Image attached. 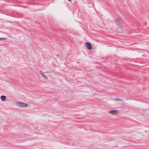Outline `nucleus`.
Returning <instances> with one entry per match:
<instances>
[{
  "mask_svg": "<svg viewBox=\"0 0 149 149\" xmlns=\"http://www.w3.org/2000/svg\"><path fill=\"white\" fill-rule=\"evenodd\" d=\"M86 47L88 50H90L92 49V45L91 44L88 42H86Z\"/></svg>",
  "mask_w": 149,
  "mask_h": 149,
  "instance_id": "f03ea898",
  "label": "nucleus"
},
{
  "mask_svg": "<svg viewBox=\"0 0 149 149\" xmlns=\"http://www.w3.org/2000/svg\"><path fill=\"white\" fill-rule=\"evenodd\" d=\"M47 73V72H45V73Z\"/></svg>",
  "mask_w": 149,
  "mask_h": 149,
  "instance_id": "9b49d317",
  "label": "nucleus"
},
{
  "mask_svg": "<svg viewBox=\"0 0 149 149\" xmlns=\"http://www.w3.org/2000/svg\"><path fill=\"white\" fill-rule=\"evenodd\" d=\"M108 113L113 115H116L118 113V111L116 110H112L109 111Z\"/></svg>",
  "mask_w": 149,
  "mask_h": 149,
  "instance_id": "7ed1b4c3",
  "label": "nucleus"
},
{
  "mask_svg": "<svg viewBox=\"0 0 149 149\" xmlns=\"http://www.w3.org/2000/svg\"><path fill=\"white\" fill-rule=\"evenodd\" d=\"M69 1H71V0H68Z\"/></svg>",
  "mask_w": 149,
  "mask_h": 149,
  "instance_id": "1a4fd4ad",
  "label": "nucleus"
},
{
  "mask_svg": "<svg viewBox=\"0 0 149 149\" xmlns=\"http://www.w3.org/2000/svg\"><path fill=\"white\" fill-rule=\"evenodd\" d=\"M40 74H41V75H42V74H43V73H42V71H40Z\"/></svg>",
  "mask_w": 149,
  "mask_h": 149,
  "instance_id": "6e6552de",
  "label": "nucleus"
},
{
  "mask_svg": "<svg viewBox=\"0 0 149 149\" xmlns=\"http://www.w3.org/2000/svg\"><path fill=\"white\" fill-rule=\"evenodd\" d=\"M6 38H0V40H5Z\"/></svg>",
  "mask_w": 149,
  "mask_h": 149,
  "instance_id": "0eeeda50",
  "label": "nucleus"
},
{
  "mask_svg": "<svg viewBox=\"0 0 149 149\" xmlns=\"http://www.w3.org/2000/svg\"><path fill=\"white\" fill-rule=\"evenodd\" d=\"M42 76L45 79H47V77H46V76L45 75H44V74H42Z\"/></svg>",
  "mask_w": 149,
  "mask_h": 149,
  "instance_id": "423d86ee",
  "label": "nucleus"
},
{
  "mask_svg": "<svg viewBox=\"0 0 149 149\" xmlns=\"http://www.w3.org/2000/svg\"><path fill=\"white\" fill-rule=\"evenodd\" d=\"M56 55L57 56H58V54H57V55Z\"/></svg>",
  "mask_w": 149,
  "mask_h": 149,
  "instance_id": "9d476101",
  "label": "nucleus"
},
{
  "mask_svg": "<svg viewBox=\"0 0 149 149\" xmlns=\"http://www.w3.org/2000/svg\"><path fill=\"white\" fill-rule=\"evenodd\" d=\"M116 23L117 25H118L119 26H120L121 24V19L120 18H118L117 19L116 21Z\"/></svg>",
  "mask_w": 149,
  "mask_h": 149,
  "instance_id": "20e7f679",
  "label": "nucleus"
},
{
  "mask_svg": "<svg viewBox=\"0 0 149 149\" xmlns=\"http://www.w3.org/2000/svg\"><path fill=\"white\" fill-rule=\"evenodd\" d=\"M17 105L20 107H26L28 106L27 104L24 102H17L16 103Z\"/></svg>",
  "mask_w": 149,
  "mask_h": 149,
  "instance_id": "f257e3e1",
  "label": "nucleus"
},
{
  "mask_svg": "<svg viewBox=\"0 0 149 149\" xmlns=\"http://www.w3.org/2000/svg\"><path fill=\"white\" fill-rule=\"evenodd\" d=\"M6 97L4 95H1V100L2 101H6Z\"/></svg>",
  "mask_w": 149,
  "mask_h": 149,
  "instance_id": "39448f33",
  "label": "nucleus"
}]
</instances>
